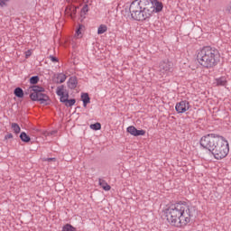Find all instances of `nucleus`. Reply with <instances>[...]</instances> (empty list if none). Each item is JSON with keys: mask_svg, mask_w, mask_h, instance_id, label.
<instances>
[{"mask_svg": "<svg viewBox=\"0 0 231 231\" xmlns=\"http://www.w3.org/2000/svg\"><path fill=\"white\" fill-rule=\"evenodd\" d=\"M164 215L171 226L181 228V226L189 225L192 217V211L187 202H178L167 208L164 210Z\"/></svg>", "mask_w": 231, "mask_h": 231, "instance_id": "1", "label": "nucleus"}, {"mask_svg": "<svg viewBox=\"0 0 231 231\" xmlns=\"http://www.w3.org/2000/svg\"><path fill=\"white\" fill-rule=\"evenodd\" d=\"M197 60L206 69H213L221 60V54L216 47L204 46L198 51Z\"/></svg>", "mask_w": 231, "mask_h": 231, "instance_id": "2", "label": "nucleus"}, {"mask_svg": "<svg viewBox=\"0 0 231 231\" xmlns=\"http://www.w3.org/2000/svg\"><path fill=\"white\" fill-rule=\"evenodd\" d=\"M29 82L32 85V87H30L31 100H32V102H40V104H42L43 106H50V104H51V99H50L49 95L44 94L46 89L43 87L35 85L39 83V76L31 77Z\"/></svg>", "mask_w": 231, "mask_h": 231, "instance_id": "3", "label": "nucleus"}, {"mask_svg": "<svg viewBox=\"0 0 231 231\" xmlns=\"http://www.w3.org/2000/svg\"><path fill=\"white\" fill-rule=\"evenodd\" d=\"M215 160H223L228 156L230 152V146L228 141L224 137H220V140L216 143L214 148L210 151Z\"/></svg>", "mask_w": 231, "mask_h": 231, "instance_id": "4", "label": "nucleus"}, {"mask_svg": "<svg viewBox=\"0 0 231 231\" xmlns=\"http://www.w3.org/2000/svg\"><path fill=\"white\" fill-rule=\"evenodd\" d=\"M223 135L217 134H208L202 136L199 140L200 147L206 149L209 152L216 147V144Z\"/></svg>", "mask_w": 231, "mask_h": 231, "instance_id": "5", "label": "nucleus"}, {"mask_svg": "<svg viewBox=\"0 0 231 231\" xmlns=\"http://www.w3.org/2000/svg\"><path fill=\"white\" fill-rule=\"evenodd\" d=\"M129 12L133 21L143 22L147 19V16H145V13L138 0H134L131 3Z\"/></svg>", "mask_w": 231, "mask_h": 231, "instance_id": "6", "label": "nucleus"}, {"mask_svg": "<svg viewBox=\"0 0 231 231\" xmlns=\"http://www.w3.org/2000/svg\"><path fill=\"white\" fill-rule=\"evenodd\" d=\"M138 2L144 12V15L149 19L154 14V4H152V0H138Z\"/></svg>", "mask_w": 231, "mask_h": 231, "instance_id": "7", "label": "nucleus"}, {"mask_svg": "<svg viewBox=\"0 0 231 231\" xmlns=\"http://www.w3.org/2000/svg\"><path fill=\"white\" fill-rule=\"evenodd\" d=\"M64 85H60L56 88V94L60 97V102L65 104L68 102V98H69V92L64 89Z\"/></svg>", "mask_w": 231, "mask_h": 231, "instance_id": "8", "label": "nucleus"}, {"mask_svg": "<svg viewBox=\"0 0 231 231\" xmlns=\"http://www.w3.org/2000/svg\"><path fill=\"white\" fill-rule=\"evenodd\" d=\"M190 109V103L187 100H181L178 102L175 106V110L179 115L187 113Z\"/></svg>", "mask_w": 231, "mask_h": 231, "instance_id": "9", "label": "nucleus"}, {"mask_svg": "<svg viewBox=\"0 0 231 231\" xmlns=\"http://www.w3.org/2000/svg\"><path fill=\"white\" fill-rule=\"evenodd\" d=\"M173 64L169 60H164L160 62L159 71L161 73H171L172 71Z\"/></svg>", "mask_w": 231, "mask_h": 231, "instance_id": "10", "label": "nucleus"}, {"mask_svg": "<svg viewBox=\"0 0 231 231\" xmlns=\"http://www.w3.org/2000/svg\"><path fill=\"white\" fill-rule=\"evenodd\" d=\"M127 133H129L132 136H144L145 130H138L136 127L131 125L126 128Z\"/></svg>", "mask_w": 231, "mask_h": 231, "instance_id": "11", "label": "nucleus"}, {"mask_svg": "<svg viewBox=\"0 0 231 231\" xmlns=\"http://www.w3.org/2000/svg\"><path fill=\"white\" fill-rule=\"evenodd\" d=\"M153 12L158 14L163 10V4L158 0H152Z\"/></svg>", "mask_w": 231, "mask_h": 231, "instance_id": "12", "label": "nucleus"}, {"mask_svg": "<svg viewBox=\"0 0 231 231\" xmlns=\"http://www.w3.org/2000/svg\"><path fill=\"white\" fill-rule=\"evenodd\" d=\"M67 84L69 89H75L79 85V80L77 79V77H70Z\"/></svg>", "mask_w": 231, "mask_h": 231, "instance_id": "13", "label": "nucleus"}, {"mask_svg": "<svg viewBox=\"0 0 231 231\" xmlns=\"http://www.w3.org/2000/svg\"><path fill=\"white\" fill-rule=\"evenodd\" d=\"M81 100L83 102V107H88V104L91 103V97H89V94L88 93L81 94Z\"/></svg>", "mask_w": 231, "mask_h": 231, "instance_id": "14", "label": "nucleus"}, {"mask_svg": "<svg viewBox=\"0 0 231 231\" xmlns=\"http://www.w3.org/2000/svg\"><path fill=\"white\" fill-rule=\"evenodd\" d=\"M66 79H67L66 74L59 73L55 77L54 81L56 82V84H62L66 82Z\"/></svg>", "mask_w": 231, "mask_h": 231, "instance_id": "15", "label": "nucleus"}, {"mask_svg": "<svg viewBox=\"0 0 231 231\" xmlns=\"http://www.w3.org/2000/svg\"><path fill=\"white\" fill-rule=\"evenodd\" d=\"M98 183L100 187H102L103 190H111V186L107 184V182L105 180L98 179Z\"/></svg>", "mask_w": 231, "mask_h": 231, "instance_id": "16", "label": "nucleus"}, {"mask_svg": "<svg viewBox=\"0 0 231 231\" xmlns=\"http://www.w3.org/2000/svg\"><path fill=\"white\" fill-rule=\"evenodd\" d=\"M20 140H22V142H24V143H28L32 141V138L29 137V135H27L25 132H22L20 134Z\"/></svg>", "mask_w": 231, "mask_h": 231, "instance_id": "17", "label": "nucleus"}, {"mask_svg": "<svg viewBox=\"0 0 231 231\" xmlns=\"http://www.w3.org/2000/svg\"><path fill=\"white\" fill-rule=\"evenodd\" d=\"M226 78L220 77L218 79H216V84L217 86H226Z\"/></svg>", "mask_w": 231, "mask_h": 231, "instance_id": "18", "label": "nucleus"}, {"mask_svg": "<svg viewBox=\"0 0 231 231\" xmlns=\"http://www.w3.org/2000/svg\"><path fill=\"white\" fill-rule=\"evenodd\" d=\"M14 93L17 97V98H23V97H24V91L19 87L14 89Z\"/></svg>", "mask_w": 231, "mask_h": 231, "instance_id": "19", "label": "nucleus"}, {"mask_svg": "<svg viewBox=\"0 0 231 231\" xmlns=\"http://www.w3.org/2000/svg\"><path fill=\"white\" fill-rule=\"evenodd\" d=\"M11 127L15 134L21 133V126L17 123H12Z\"/></svg>", "mask_w": 231, "mask_h": 231, "instance_id": "20", "label": "nucleus"}, {"mask_svg": "<svg viewBox=\"0 0 231 231\" xmlns=\"http://www.w3.org/2000/svg\"><path fill=\"white\" fill-rule=\"evenodd\" d=\"M106 32H107V25L106 24L99 25L97 29V35H102V33H106Z\"/></svg>", "mask_w": 231, "mask_h": 231, "instance_id": "21", "label": "nucleus"}, {"mask_svg": "<svg viewBox=\"0 0 231 231\" xmlns=\"http://www.w3.org/2000/svg\"><path fill=\"white\" fill-rule=\"evenodd\" d=\"M61 231H77V228L70 224H66L65 226H63Z\"/></svg>", "mask_w": 231, "mask_h": 231, "instance_id": "22", "label": "nucleus"}, {"mask_svg": "<svg viewBox=\"0 0 231 231\" xmlns=\"http://www.w3.org/2000/svg\"><path fill=\"white\" fill-rule=\"evenodd\" d=\"M90 129L93 131H100L102 129V125L100 123H95L90 125Z\"/></svg>", "mask_w": 231, "mask_h": 231, "instance_id": "23", "label": "nucleus"}, {"mask_svg": "<svg viewBox=\"0 0 231 231\" xmlns=\"http://www.w3.org/2000/svg\"><path fill=\"white\" fill-rule=\"evenodd\" d=\"M76 102H77V100L75 98L67 99L65 106H66V107H72V106H75Z\"/></svg>", "mask_w": 231, "mask_h": 231, "instance_id": "24", "label": "nucleus"}, {"mask_svg": "<svg viewBox=\"0 0 231 231\" xmlns=\"http://www.w3.org/2000/svg\"><path fill=\"white\" fill-rule=\"evenodd\" d=\"M88 12H89V7L88 5H85L81 9V14H88Z\"/></svg>", "mask_w": 231, "mask_h": 231, "instance_id": "25", "label": "nucleus"}, {"mask_svg": "<svg viewBox=\"0 0 231 231\" xmlns=\"http://www.w3.org/2000/svg\"><path fill=\"white\" fill-rule=\"evenodd\" d=\"M84 28V25L83 24H79V28L76 30V34L79 36V35H80V33H82L81 32H80V30L81 29H83Z\"/></svg>", "mask_w": 231, "mask_h": 231, "instance_id": "26", "label": "nucleus"}, {"mask_svg": "<svg viewBox=\"0 0 231 231\" xmlns=\"http://www.w3.org/2000/svg\"><path fill=\"white\" fill-rule=\"evenodd\" d=\"M10 0H0V6L3 8L6 6V3H9Z\"/></svg>", "mask_w": 231, "mask_h": 231, "instance_id": "27", "label": "nucleus"}, {"mask_svg": "<svg viewBox=\"0 0 231 231\" xmlns=\"http://www.w3.org/2000/svg\"><path fill=\"white\" fill-rule=\"evenodd\" d=\"M49 59L51 60V62H59V59L53 55L49 56Z\"/></svg>", "mask_w": 231, "mask_h": 231, "instance_id": "28", "label": "nucleus"}, {"mask_svg": "<svg viewBox=\"0 0 231 231\" xmlns=\"http://www.w3.org/2000/svg\"><path fill=\"white\" fill-rule=\"evenodd\" d=\"M226 13L231 14V2L226 6Z\"/></svg>", "mask_w": 231, "mask_h": 231, "instance_id": "29", "label": "nucleus"}, {"mask_svg": "<svg viewBox=\"0 0 231 231\" xmlns=\"http://www.w3.org/2000/svg\"><path fill=\"white\" fill-rule=\"evenodd\" d=\"M43 162H57L55 157L43 159Z\"/></svg>", "mask_w": 231, "mask_h": 231, "instance_id": "30", "label": "nucleus"}, {"mask_svg": "<svg viewBox=\"0 0 231 231\" xmlns=\"http://www.w3.org/2000/svg\"><path fill=\"white\" fill-rule=\"evenodd\" d=\"M12 138H14V134H7L5 136V140H10V139H12Z\"/></svg>", "mask_w": 231, "mask_h": 231, "instance_id": "31", "label": "nucleus"}, {"mask_svg": "<svg viewBox=\"0 0 231 231\" xmlns=\"http://www.w3.org/2000/svg\"><path fill=\"white\" fill-rule=\"evenodd\" d=\"M77 12V9H73V13L70 14L71 19H75V13Z\"/></svg>", "mask_w": 231, "mask_h": 231, "instance_id": "32", "label": "nucleus"}, {"mask_svg": "<svg viewBox=\"0 0 231 231\" xmlns=\"http://www.w3.org/2000/svg\"><path fill=\"white\" fill-rule=\"evenodd\" d=\"M32 55V51H27L25 53V57L26 59H28V57H30Z\"/></svg>", "mask_w": 231, "mask_h": 231, "instance_id": "33", "label": "nucleus"}, {"mask_svg": "<svg viewBox=\"0 0 231 231\" xmlns=\"http://www.w3.org/2000/svg\"><path fill=\"white\" fill-rule=\"evenodd\" d=\"M66 1H67V3H70L71 0H66Z\"/></svg>", "mask_w": 231, "mask_h": 231, "instance_id": "34", "label": "nucleus"}]
</instances>
